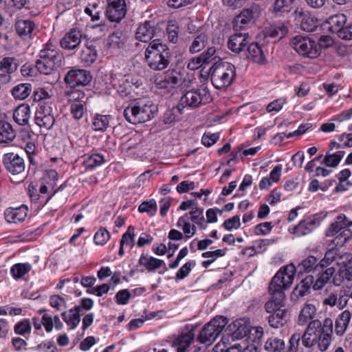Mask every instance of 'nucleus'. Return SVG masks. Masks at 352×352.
I'll use <instances>...</instances> for the list:
<instances>
[{"instance_id": "1", "label": "nucleus", "mask_w": 352, "mask_h": 352, "mask_svg": "<svg viewBox=\"0 0 352 352\" xmlns=\"http://www.w3.org/2000/svg\"><path fill=\"white\" fill-rule=\"evenodd\" d=\"M333 322L330 318H327L322 323L320 320L311 321L304 333L301 335V342L307 348L318 344L320 351H325L329 346L333 335Z\"/></svg>"}, {"instance_id": "2", "label": "nucleus", "mask_w": 352, "mask_h": 352, "mask_svg": "<svg viewBox=\"0 0 352 352\" xmlns=\"http://www.w3.org/2000/svg\"><path fill=\"white\" fill-rule=\"evenodd\" d=\"M144 56L146 62L151 69L162 70L169 65L171 53L166 44L160 39H154L146 47Z\"/></svg>"}, {"instance_id": "3", "label": "nucleus", "mask_w": 352, "mask_h": 352, "mask_svg": "<svg viewBox=\"0 0 352 352\" xmlns=\"http://www.w3.org/2000/svg\"><path fill=\"white\" fill-rule=\"evenodd\" d=\"M210 74L214 87L221 89L231 84L236 75V69L234 65L228 62L215 63L210 69Z\"/></svg>"}, {"instance_id": "4", "label": "nucleus", "mask_w": 352, "mask_h": 352, "mask_svg": "<svg viewBox=\"0 0 352 352\" xmlns=\"http://www.w3.org/2000/svg\"><path fill=\"white\" fill-rule=\"evenodd\" d=\"M352 226V221L349 220L344 214H339L327 230V236L336 235L333 240L336 245H344L351 237L352 232L349 228Z\"/></svg>"}, {"instance_id": "5", "label": "nucleus", "mask_w": 352, "mask_h": 352, "mask_svg": "<svg viewBox=\"0 0 352 352\" xmlns=\"http://www.w3.org/2000/svg\"><path fill=\"white\" fill-rule=\"evenodd\" d=\"M157 107L153 104H130L124 111L125 119L133 124L146 122L157 113Z\"/></svg>"}, {"instance_id": "6", "label": "nucleus", "mask_w": 352, "mask_h": 352, "mask_svg": "<svg viewBox=\"0 0 352 352\" xmlns=\"http://www.w3.org/2000/svg\"><path fill=\"white\" fill-rule=\"evenodd\" d=\"M228 324V319L223 316L214 317L204 325L197 336V340L206 345L212 344L219 336Z\"/></svg>"}, {"instance_id": "7", "label": "nucleus", "mask_w": 352, "mask_h": 352, "mask_svg": "<svg viewBox=\"0 0 352 352\" xmlns=\"http://www.w3.org/2000/svg\"><path fill=\"white\" fill-rule=\"evenodd\" d=\"M346 23V16L344 14L331 16L324 23V28L336 34L343 40L352 39V24Z\"/></svg>"}, {"instance_id": "8", "label": "nucleus", "mask_w": 352, "mask_h": 352, "mask_svg": "<svg viewBox=\"0 0 352 352\" xmlns=\"http://www.w3.org/2000/svg\"><path fill=\"white\" fill-rule=\"evenodd\" d=\"M3 163L6 170L12 175V182L19 183L25 177V162L22 157L14 153L3 155Z\"/></svg>"}, {"instance_id": "9", "label": "nucleus", "mask_w": 352, "mask_h": 352, "mask_svg": "<svg viewBox=\"0 0 352 352\" xmlns=\"http://www.w3.org/2000/svg\"><path fill=\"white\" fill-rule=\"evenodd\" d=\"M291 45L300 55L315 58L320 55V47L315 41L307 36L296 35L291 41Z\"/></svg>"}, {"instance_id": "10", "label": "nucleus", "mask_w": 352, "mask_h": 352, "mask_svg": "<svg viewBox=\"0 0 352 352\" xmlns=\"http://www.w3.org/2000/svg\"><path fill=\"white\" fill-rule=\"evenodd\" d=\"M294 275L290 272L289 266L280 269L272 278L270 285L269 292H284L283 289L289 287L293 283Z\"/></svg>"}, {"instance_id": "11", "label": "nucleus", "mask_w": 352, "mask_h": 352, "mask_svg": "<svg viewBox=\"0 0 352 352\" xmlns=\"http://www.w3.org/2000/svg\"><path fill=\"white\" fill-rule=\"evenodd\" d=\"M35 123L45 130H50L55 123V118L52 113V107L45 102H41L35 113Z\"/></svg>"}, {"instance_id": "12", "label": "nucleus", "mask_w": 352, "mask_h": 352, "mask_svg": "<svg viewBox=\"0 0 352 352\" xmlns=\"http://www.w3.org/2000/svg\"><path fill=\"white\" fill-rule=\"evenodd\" d=\"M90 73L85 69H70L65 76V82L72 87L87 85L91 80Z\"/></svg>"}, {"instance_id": "13", "label": "nucleus", "mask_w": 352, "mask_h": 352, "mask_svg": "<svg viewBox=\"0 0 352 352\" xmlns=\"http://www.w3.org/2000/svg\"><path fill=\"white\" fill-rule=\"evenodd\" d=\"M208 94V91L206 88L189 91L182 96L179 104L182 108L186 107L191 108L197 107L202 102L204 98Z\"/></svg>"}, {"instance_id": "14", "label": "nucleus", "mask_w": 352, "mask_h": 352, "mask_svg": "<svg viewBox=\"0 0 352 352\" xmlns=\"http://www.w3.org/2000/svg\"><path fill=\"white\" fill-rule=\"evenodd\" d=\"M125 0H108L106 14L112 22L120 21L126 15Z\"/></svg>"}, {"instance_id": "15", "label": "nucleus", "mask_w": 352, "mask_h": 352, "mask_svg": "<svg viewBox=\"0 0 352 352\" xmlns=\"http://www.w3.org/2000/svg\"><path fill=\"white\" fill-rule=\"evenodd\" d=\"M250 42V36L248 32H235L230 35L228 41V47L232 52L239 54L241 52L247 45Z\"/></svg>"}, {"instance_id": "16", "label": "nucleus", "mask_w": 352, "mask_h": 352, "mask_svg": "<svg viewBox=\"0 0 352 352\" xmlns=\"http://www.w3.org/2000/svg\"><path fill=\"white\" fill-rule=\"evenodd\" d=\"M317 272H318V277L313 285L314 290L321 289L328 283L333 284V279L337 273L333 265L319 267Z\"/></svg>"}, {"instance_id": "17", "label": "nucleus", "mask_w": 352, "mask_h": 352, "mask_svg": "<svg viewBox=\"0 0 352 352\" xmlns=\"http://www.w3.org/2000/svg\"><path fill=\"white\" fill-rule=\"evenodd\" d=\"M346 263L337 271L333 285L340 286L344 280H352V256L345 254Z\"/></svg>"}, {"instance_id": "18", "label": "nucleus", "mask_w": 352, "mask_h": 352, "mask_svg": "<svg viewBox=\"0 0 352 352\" xmlns=\"http://www.w3.org/2000/svg\"><path fill=\"white\" fill-rule=\"evenodd\" d=\"M81 38L82 33L79 30L72 29L60 39V46L67 50H74L80 44Z\"/></svg>"}, {"instance_id": "19", "label": "nucleus", "mask_w": 352, "mask_h": 352, "mask_svg": "<svg viewBox=\"0 0 352 352\" xmlns=\"http://www.w3.org/2000/svg\"><path fill=\"white\" fill-rule=\"evenodd\" d=\"M271 298L265 304V309L269 313L277 312L278 310H284L285 295L284 292L270 293Z\"/></svg>"}, {"instance_id": "20", "label": "nucleus", "mask_w": 352, "mask_h": 352, "mask_svg": "<svg viewBox=\"0 0 352 352\" xmlns=\"http://www.w3.org/2000/svg\"><path fill=\"white\" fill-rule=\"evenodd\" d=\"M39 58L47 60V62L54 63V65L58 67L61 65L62 60H63V56L60 52L49 44L40 51Z\"/></svg>"}, {"instance_id": "21", "label": "nucleus", "mask_w": 352, "mask_h": 352, "mask_svg": "<svg viewBox=\"0 0 352 352\" xmlns=\"http://www.w3.org/2000/svg\"><path fill=\"white\" fill-rule=\"evenodd\" d=\"M28 210V207L25 205H22L15 208H8L5 211V219L8 223H21L24 221L27 217Z\"/></svg>"}, {"instance_id": "22", "label": "nucleus", "mask_w": 352, "mask_h": 352, "mask_svg": "<svg viewBox=\"0 0 352 352\" xmlns=\"http://www.w3.org/2000/svg\"><path fill=\"white\" fill-rule=\"evenodd\" d=\"M156 27L151 21H145L141 23L135 32L137 40L146 43L149 41L155 34Z\"/></svg>"}, {"instance_id": "23", "label": "nucleus", "mask_w": 352, "mask_h": 352, "mask_svg": "<svg viewBox=\"0 0 352 352\" xmlns=\"http://www.w3.org/2000/svg\"><path fill=\"white\" fill-rule=\"evenodd\" d=\"M195 336V333L192 329L183 331L173 341V344L177 346V351L186 352Z\"/></svg>"}, {"instance_id": "24", "label": "nucleus", "mask_w": 352, "mask_h": 352, "mask_svg": "<svg viewBox=\"0 0 352 352\" xmlns=\"http://www.w3.org/2000/svg\"><path fill=\"white\" fill-rule=\"evenodd\" d=\"M317 258L314 256H309L307 258L302 260L296 267L291 265H289L290 272L295 270L298 274L308 273L313 270L318 271L319 269V263H317Z\"/></svg>"}, {"instance_id": "25", "label": "nucleus", "mask_w": 352, "mask_h": 352, "mask_svg": "<svg viewBox=\"0 0 352 352\" xmlns=\"http://www.w3.org/2000/svg\"><path fill=\"white\" fill-rule=\"evenodd\" d=\"M17 34L23 39L30 38L34 30V23L29 19H19L14 25Z\"/></svg>"}, {"instance_id": "26", "label": "nucleus", "mask_w": 352, "mask_h": 352, "mask_svg": "<svg viewBox=\"0 0 352 352\" xmlns=\"http://www.w3.org/2000/svg\"><path fill=\"white\" fill-rule=\"evenodd\" d=\"M229 331L232 332L233 340H240L245 337L250 332V327L244 319L234 321L228 326Z\"/></svg>"}, {"instance_id": "27", "label": "nucleus", "mask_w": 352, "mask_h": 352, "mask_svg": "<svg viewBox=\"0 0 352 352\" xmlns=\"http://www.w3.org/2000/svg\"><path fill=\"white\" fill-rule=\"evenodd\" d=\"M80 316V306H75L74 308L69 309L68 311H64L61 314L63 320L71 329H74L79 324Z\"/></svg>"}, {"instance_id": "28", "label": "nucleus", "mask_w": 352, "mask_h": 352, "mask_svg": "<svg viewBox=\"0 0 352 352\" xmlns=\"http://www.w3.org/2000/svg\"><path fill=\"white\" fill-rule=\"evenodd\" d=\"M317 309L312 304H305L300 311L298 318V324L304 326L307 324L312 320H318L316 319Z\"/></svg>"}, {"instance_id": "29", "label": "nucleus", "mask_w": 352, "mask_h": 352, "mask_svg": "<svg viewBox=\"0 0 352 352\" xmlns=\"http://www.w3.org/2000/svg\"><path fill=\"white\" fill-rule=\"evenodd\" d=\"M316 227V219L307 218L302 220L293 228L292 233L298 237L305 236L311 233Z\"/></svg>"}, {"instance_id": "30", "label": "nucleus", "mask_w": 352, "mask_h": 352, "mask_svg": "<svg viewBox=\"0 0 352 352\" xmlns=\"http://www.w3.org/2000/svg\"><path fill=\"white\" fill-rule=\"evenodd\" d=\"M30 113V106L27 104H21L14 109L13 119L19 125L25 126L29 122Z\"/></svg>"}, {"instance_id": "31", "label": "nucleus", "mask_w": 352, "mask_h": 352, "mask_svg": "<svg viewBox=\"0 0 352 352\" xmlns=\"http://www.w3.org/2000/svg\"><path fill=\"white\" fill-rule=\"evenodd\" d=\"M351 313L349 310H344L340 314L335 321V333L338 336H342L346 332L351 318Z\"/></svg>"}, {"instance_id": "32", "label": "nucleus", "mask_w": 352, "mask_h": 352, "mask_svg": "<svg viewBox=\"0 0 352 352\" xmlns=\"http://www.w3.org/2000/svg\"><path fill=\"white\" fill-rule=\"evenodd\" d=\"M345 257L338 248H331L327 250L324 258L319 262V267H331L333 263L339 264L340 261Z\"/></svg>"}, {"instance_id": "33", "label": "nucleus", "mask_w": 352, "mask_h": 352, "mask_svg": "<svg viewBox=\"0 0 352 352\" xmlns=\"http://www.w3.org/2000/svg\"><path fill=\"white\" fill-rule=\"evenodd\" d=\"M97 56L96 46L92 43H88L82 50L80 58L85 65L89 66L96 61Z\"/></svg>"}, {"instance_id": "34", "label": "nucleus", "mask_w": 352, "mask_h": 352, "mask_svg": "<svg viewBox=\"0 0 352 352\" xmlns=\"http://www.w3.org/2000/svg\"><path fill=\"white\" fill-rule=\"evenodd\" d=\"M139 264L145 266L148 272H153L164 265V270H167L164 261L156 258L153 256L148 257L147 255L142 254L139 259Z\"/></svg>"}, {"instance_id": "35", "label": "nucleus", "mask_w": 352, "mask_h": 352, "mask_svg": "<svg viewBox=\"0 0 352 352\" xmlns=\"http://www.w3.org/2000/svg\"><path fill=\"white\" fill-rule=\"evenodd\" d=\"M287 26L281 22L275 23L265 28L266 36L274 38H278L280 39L287 34Z\"/></svg>"}, {"instance_id": "36", "label": "nucleus", "mask_w": 352, "mask_h": 352, "mask_svg": "<svg viewBox=\"0 0 352 352\" xmlns=\"http://www.w3.org/2000/svg\"><path fill=\"white\" fill-rule=\"evenodd\" d=\"M12 126L5 120H0V143H8L15 138Z\"/></svg>"}, {"instance_id": "37", "label": "nucleus", "mask_w": 352, "mask_h": 352, "mask_svg": "<svg viewBox=\"0 0 352 352\" xmlns=\"http://www.w3.org/2000/svg\"><path fill=\"white\" fill-rule=\"evenodd\" d=\"M287 322V313L286 309L278 310L277 312L270 314L268 318L270 325L274 328L283 327Z\"/></svg>"}, {"instance_id": "38", "label": "nucleus", "mask_w": 352, "mask_h": 352, "mask_svg": "<svg viewBox=\"0 0 352 352\" xmlns=\"http://www.w3.org/2000/svg\"><path fill=\"white\" fill-rule=\"evenodd\" d=\"M248 58L258 63H264L265 58L261 47L258 43H252L248 47Z\"/></svg>"}, {"instance_id": "39", "label": "nucleus", "mask_w": 352, "mask_h": 352, "mask_svg": "<svg viewBox=\"0 0 352 352\" xmlns=\"http://www.w3.org/2000/svg\"><path fill=\"white\" fill-rule=\"evenodd\" d=\"M32 91V86L29 83H21L14 86L12 89V95L15 99L24 100Z\"/></svg>"}, {"instance_id": "40", "label": "nucleus", "mask_w": 352, "mask_h": 352, "mask_svg": "<svg viewBox=\"0 0 352 352\" xmlns=\"http://www.w3.org/2000/svg\"><path fill=\"white\" fill-rule=\"evenodd\" d=\"M265 349L270 352H284L285 342L277 337L270 338L265 342Z\"/></svg>"}, {"instance_id": "41", "label": "nucleus", "mask_w": 352, "mask_h": 352, "mask_svg": "<svg viewBox=\"0 0 352 352\" xmlns=\"http://www.w3.org/2000/svg\"><path fill=\"white\" fill-rule=\"evenodd\" d=\"M301 285L296 287L292 292V298L295 296L296 298L303 297L308 292L310 286L314 285V277L308 276L301 281Z\"/></svg>"}, {"instance_id": "42", "label": "nucleus", "mask_w": 352, "mask_h": 352, "mask_svg": "<svg viewBox=\"0 0 352 352\" xmlns=\"http://www.w3.org/2000/svg\"><path fill=\"white\" fill-rule=\"evenodd\" d=\"M32 270V265L28 263H16L12 266L10 273L15 280L23 278Z\"/></svg>"}, {"instance_id": "43", "label": "nucleus", "mask_w": 352, "mask_h": 352, "mask_svg": "<svg viewBox=\"0 0 352 352\" xmlns=\"http://www.w3.org/2000/svg\"><path fill=\"white\" fill-rule=\"evenodd\" d=\"M104 156L99 153H94L85 157L83 164L88 169H94L104 162Z\"/></svg>"}, {"instance_id": "44", "label": "nucleus", "mask_w": 352, "mask_h": 352, "mask_svg": "<svg viewBox=\"0 0 352 352\" xmlns=\"http://www.w3.org/2000/svg\"><path fill=\"white\" fill-rule=\"evenodd\" d=\"M260 6L257 4H252L248 8L243 9L241 12L240 16L245 18L250 23H252L260 16Z\"/></svg>"}, {"instance_id": "45", "label": "nucleus", "mask_w": 352, "mask_h": 352, "mask_svg": "<svg viewBox=\"0 0 352 352\" xmlns=\"http://www.w3.org/2000/svg\"><path fill=\"white\" fill-rule=\"evenodd\" d=\"M109 124L108 116L96 114L93 118L92 128L96 131H104L109 126Z\"/></svg>"}, {"instance_id": "46", "label": "nucleus", "mask_w": 352, "mask_h": 352, "mask_svg": "<svg viewBox=\"0 0 352 352\" xmlns=\"http://www.w3.org/2000/svg\"><path fill=\"white\" fill-rule=\"evenodd\" d=\"M344 155V151H340L332 154L327 152L323 158L322 162L327 166L335 168L339 164Z\"/></svg>"}, {"instance_id": "47", "label": "nucleus", "mask_w": 352, "mask_h": 352, "mask_svg": "<svg viewBox=\"0 0 352 352\" xmlns=\"http://www.w3.org/2000/svg\"><path fill=\"white\" fill-rule=\"evenodd\" d=\"M207 42L208 38L205 34H199L193 39L189 47L190 52L194 54L200 52L206 47Z\"/></svg>"}, {"instance_id": "48", "label": "nucleus", "mask_w": 352, "mask_h": 352, "mask_svg": "<svg viewBox=\"0 0 352 352\" xmlns=\"http://www.w3.org/2000/svg\"><path fill=\"white\" fill-rule=\"evenodd\" d=\"M126 36L120 32H116L111 34L107 39L109 45L113 48H122L125 42Z\"/></svg>"}, {"instance_id": "49", "label": "nucleus", "mask_w": 352, "mask_h": 352, "mask_svg": "<svg viewBox=\"0 0 352 352\" xmlns=\"http://www.w3.org/2000/svg\"><path fill=\"white\" fill-rule=\"evenodd\" d=\"M87 101H76L70 106V111L73 118L76 120L81 119L85 111Z\"/></svg>"}, {"instance_id": "50", "label": "nucleus", "mask_w": 352, "mask_h": 352, "mask_svg": "<svg viewBox=\"0 0 352 352\" xmlns=\"http://www.w3.org/2000/svg\"><path fill=\"white\" fill-rule=\"evenodd\" d=\"M294 0H275L273 10L275 13H287L292 9Z\"/></svg>"}, {"instance_id": "51", "label": "nucleus", "mask_w": 352, "mask_h": 352, "mask_svg": "<svg viewBox=\"0 0 352 352\" xmlns=\"http://www.w3.org/2000/svg\"><path fill=\"white\" fill-rule=\"evenodd\" d=\"M17 69L15 59L12 57H5L0 61V72L12 74Z\"/></svg>"}, {"instance_id": "52", "label": "nucleus", "mask_w": 352, "mask_h": 352, "mask_svg": "<svg viewBox=\"0 0 352 352\" xmlns=\"http://www.w3.org/2000/svg\"><path fill=\"white\" fill-rule=\"evenodd\" d=\"M36 67L40 73L47 75L59 67L40 58L36 63Z\"/></svg>"}, {"instance_id": "53", "label": "nucleus", "mask_w": 352, "mask_h": 352, "mask_svg": "<svg viewBox=\"0 0 352 352\" xmlns=\"http://www.w3.org/2000/svg\"><path fill=\"white\" fill-rule=\"evenodd\" d=\"M182 108L179 104L172 109H167L164 114V122L165 124H171L177 119V116L182 114Z\"/></svg>"}, {"instance_id": "54", "label": "nucleus", "mask_w": 352, "mask_h": 352, "mask_svg": "<svg viewBox=\"0 0 352 352\" xmlns=\"http://www.w3.org/2000/svg\"><path fill=\"white\" fill-rule=\"evenodd\" d=\"M157 210L156 201L154 199L143 201L138 207L140 212H147L150 216H153Z\"/></svg>"}, {"instance_id": "55", "label": "nucleus", "mask_w": 352, "mask_h": 352, "mask_svg": "<svg viewBox=\"0 0 352 352\" xmlns=\"http://www.w3.org/2000/svg\"><path fill=\"white\" fill-rule=\"evenodd\" d=\"M182 79L181 73L175 70L168 72L165 76L166 83L171 85L172 87L180 85Z\"/></svg>"}, {"instance_id": "56", "label": "nucleus", "mask_w": 352, "mask_h": 352, "mask_svg": "<svg viewBox=\"0 0 352 352\" xmlns=\"http://www.w3.org/2000/svg\"><path fill=\"white\" fill-rule=\"evenodd\" d=\"M110 234L104 228H100L94 235V241L97 245H104L109 239Z\"/></svg>"}, {"instance_id": "57", "label": "nucleus", "mask_w": 352, "mask_h": 352, "mask_svg": "<svg viewBox=\"0 0 352 352\" xmlns=\"http://www.w3.org/2000/svg\"><path fill=\"white\" fill-rule=\"evenodd\" d=\"M50 305L58 311L67 307L65 299L59 295H52L50 298Z\"/></svg>"}, {"instance_id": "58", "label": "nucleus", "mask_w": 352, "mask_h": 352, "mask_svg": "<svg viewBox=\"0 0 352 352\" xmlns=\"http://www.w3.org/2000/svg\"><path fill=\"white\" fill-rule=\"evenodd\" d=\"M134 236V228L130 226L128 228L127 231L122 235L120 243L122 245H129L131 247H133Z\"/></svg>"}, {"instance_id": "59", "label": "nucleus", "mask_w": 352, "mask_h": 352, "mask_svg": "<svg viewBox=\"0 0 352 352\" xmlns=\"http://www.w3.org/2000/svg\"><path fill=\"white\" fill-rule=\"evenodd\" d=\"M250 23L243 16H240V14L234 19L233 22V28L235 32H243L245 31V28Z\"/></svg>"}, {"instance_id": "60", "label": "nucleus", "mask_w": 352, "mask_h": 352, "mask_svg": "<svg viewBox=\"0 0 352 352\" xmlns=\"http://www.w3.org/2000/svg\"><path fill=\"white\" fill-rule=\"evenodd\" d=\"M31 331V325L29 320H23L17 323L14 327V331L19 335H24Z\"/></svg>"}, {"instance_id": "61", "label": "nucleus", "mask_w": 352, "mask_h": 352, "mask_svg": "<svg viewBox=\"0 0 352 352\" xmlns=\"http://www.w3.org/2000/svg\"><path fill=\"white\" fill-rule=\"evenodd\" d=\"M195 261H190L186 262L177 272L176 278L177 279H184L191 271L192 267L195 265Z\"/></svg>"}, {"instance_id": "62", "label": "nucleus", "mask_w": 352, "mask_h": 352, "mask_svg": "<svg viewBox=\"0 0 352 352\" xmlns=\"http://www.w3.org/2000/svg\"><path fill=\"white\" fill-rule=\"evenodd\" d=\"M302 28L307 32H312L317 27V22L311 16H304L301 22Z\"/></svg>"}, {"instance_id": "63", "label": "nucleus", "mask_w": 352, "mask_h": 352, "mask_svg": "<svg viewBox=\"0 0 352 352\" xmlns=\"http://www.w3.org/2000/svg\"><path fill=\"white\" fill-rule=\"evenodd\" d=\"M240 217L238 215H235L232 218L226 219L223 223V226L227 230H231L232 229H238L240 228Z\"/></svg>"}, {"instance_id": "64", "label": "nucleus", "mask_w": 352, "mask_h": 352, "mask_svg": "<svg viewBox=\"0 0 352 352\" xmlns=\"http://www.w3.org/2000/svg\"><path fill=\"white\" fill-rule=\"evenodd\" d=\"M300 340V333H294L289 340L288 352H298Z\"/></svg>"}]
</instances>
